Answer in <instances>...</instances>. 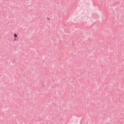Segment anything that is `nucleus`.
<instances>
[{"instance_id":"1","label":"nucleus","mask_w":124,"mask_h":124,"mask_svg":"<svg viewBox=\"0 0 124 124\" xmlns=\"http://www.w3.org/2000/svg\"><path fill=\"white\" fill-rule=\"evenodd\" d=\"M46 20H47V21H50V20H51V19H50L49 17H47Z\"/></svg>"},{"instance_id":"2","label":"nucleus","mask_w":124,"mask_h":124,"mask_svg":"<svg viewBox=\"0 0 124 124\" xmlns=\"http://www.w3.org/2000/svg\"><path fill=\"white\" fill-rule=\"evenodd\" d=\"M14 37H17V34H14Z\"/></svg>"},{"instance_id":"3","label":"nucleus","mask_w":124,"mask_h":124,"mask_svg":"<svg viewBox=\"0 0 124 124\" xmlns=\"http://www.w3.org/2000/svg\"><path fill=\"white\" fill-rule=\"evenodd\" d=\"M15 40H16V38H15L14 41H15Z\"/></svg>"}]
</instances>
